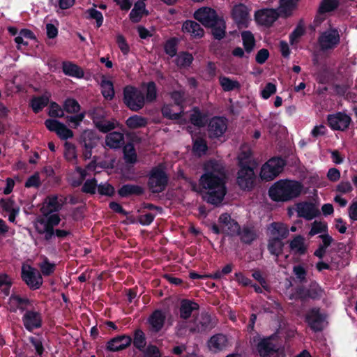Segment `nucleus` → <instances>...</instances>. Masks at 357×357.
<instances>
[{
	"label": "nucleus",
	"mask_w": 357,
	"mask_h": 357,
	"mask_svg": "<svg viewBox=\"0 0 357 357\" xmlns=\"http://www.w3.org/2000/svg\"><path fill=\"white\" fill-rule=\"evenodd\" d=\"M142 192V188L137 185H123L119 191V193L122 197H126L130 195H139Z\"/></svg>",
	"instance_id": "nucleus-50"
},
{
	"label": "nucleus",
	"mask_w": 357,
	"mask_h": 357,
	"mask_svg": "<svg viewBox=\"0 0 357 357\" xmlns=\"http://www.w3.org/2000/svg\"><path fill=\"white\" fill-rule=\"evenodd\" d=\"M305 33V27L301 23H298L294 31L289 35V42L291 45L297 43L298 39Z\"/></svg>",
	"instance_id": "nucleus-53"
},
{
	"label": "nucleus",
	"mask_w": 357,
	"mask_h": 357,
	"mask_svg": "<svg viewBox=\"0 0 357 357\" xmlns=\"http://www.w3.org/2000/svg\"><path fill=\"white\" fill-rule=\"evenodd\" d=\"M22 321L26 329L32 331L41 326L42 319L38 312L29 310L23 315Z\"/></svg>",
	"instance_id": "nucleus-23"
},
{
	"label": "nucleus",
	"mask_w": 357,
	"mask_h": 357,
	"mask_svg": "<svg viewBox=\"0 0 357 357\" xmlns=\"http://www.w3.org/2000/svg\"><path fill=\"white\" fill-rule=\"evenodd\" d=\"M293 273L301 284L307 282V271L302 265H296L293 267Z\"/></svg>",
	"instance_id": "nucleus-52"
},
{
	"label": "nucleus",
	"mask_w": 357,
	"mask_h": 357,
	"mask_svg": "<svg viewBox=\"0 0 357 357\" xmlns=\"http://www.w3.org/2000/svg\"><path fill=\"white\" fill-rule=\"evenodd\" d=\"M132 343V338L127 335L116 336L109 340L106 349L112 352L119 351L128 348Z\"/></svg>",
	"instance_id": "nucleus-20"
},
{
	"label": "nucleus",
	"mask_w": 357,
	"mask_h": 357,
	"mask_svg": "<svg viewBox=\"0 0 357 357\" xmlns=\"http://www.w3.org/2000/svg\"><path fill=\"white\" fill-rule=\"evenodd\" d=\"M123 101L126 106L132 111H139L145 105L144 93L139 89L128 86L123 91Z\"/></svg>",
	"instance_id": "nucleus-5"
},
{
	"label": "nucleus",
	"mask_w": 357,
	"mask_h": 357,
	"mask_svg": "<svg viewBox=\"0 0 357 357\" xmlns=\"http://www.w3.org/2000/svg\"><path fill=\"white\" fill-rule=\"evenodd\" d=\"M276 92V86L275 84L268 82L267 83L264 88L262 89L261 92V97L264 99L269 98L273 94Z\"/></svg>",
	"instance_id": "nucleus-62"
},
{
	"label": "nucleus",
	"mask_w": 357,
	"mask_h": 357,
	"mask_svg": "<svg viewBox=\"0 0 357 357\" xmlns=\"http://www.w3.org/2000/svg\"><path fill=\"white\" fill-rule=\"evenodd\" d=\"M252 340L256 343L255 349L259 357H271L278 351L277 345L273 342V335L263 337L258 335L254 337Z\"/></svg>",
	"instance_id": "nucleus-9"
},
{
	"label": "nucleus",
	"mask_w": 357,
	"mask_h": 357,
	"mask_svg": "<svg viewBox=\"0 0 357 357\" xmlns=\"http://www.w3.org/2000/svg\"><path fill=\"white\" fill-rule=\"evenodd\" d=\"M195 20L206 28H211V33L213 38L220 40L226 35V22L222 16L208 7H203L197 10L194 13Z\"/></svg>",
	"instance_id": "nucleus-2"
},
{
	"label": "nucleus",
	"mask_w": 357,
	"mask_h": 357,
	"mask_svg": "<svg viewBox=\"0 0 357 357\" xmlns=\"http://www.w3.org/2000/svg\"><path fill=\"white\" fill-rule=\"evenodd\" d=\"M326 314L321 313L320 308L312 307L305 315V322L314 332H321L324 328Z\"/></svg>",
	"instance_id": "nucleus-11"
},
{
	"label": "nucleus",
	"mask_w": 357,
	"mask_h": 357,
	"mask_svg": "<svg viewBox=\"0 0 357 357\" xmlns=\"http://www.w3.org/2000/svg\"><path fill=\"white\" fill-rule=\"evenodd\" d=\"M164 320L163 314L160 311L156 310L149 317V322L154 331H158L162 327Z\"/></svg>",
	"instance_id": "nucleus-38"
},
{
	"label": "nucleus",
	"mask_w": 357,
	"mask_h": 357,
	"mask_svg": "<svg viewBox=\"0 0 357 357\" xmlns=\"http://www.w3.org/2000/svg\"><path fill=\"white\" fill-rule=\"evenodd\" d=\"M64 155L68 161L75 160L77 158L75 146L69 142H66Z\"/></svg>",
	"instance_id": "nucleus-60"
},
{
	"label": "nucleus",
	"mask_w": 357,
	"mask_h": 357,
	"mask_svg": "<svg viewBox=\"0 0 357 357\" xmlns=\"http://www.w3.org/2000/svg\"><path fill=\"white\" fill-rule=\"evenodd\" d=\"M317 43L323 52L333 50L340 43V35L336 28H329L321 32Z\"/></svg>",
	"instance_id": "nucleus-8"
},
{
	"label": "nucleus",
	"mask_w": 357,
	"mask_h": 357,
	"mask_svg": "<svg viewBox=\"0 0 357 357\" xmlns=\"http://www.w3.org/2000/svg\"><path fill=\"white\" fill-rule=\"evenodd\" d=\"M207 344L210 351L217 353L223 351L227 347L228 339L225 335L217 333L210 337Z\"/></svg>",
	"instance_id": "nucleus-24"
},
{
	"label": "nucleus",
	"mask_w": 357,
	"mask_h": 357,
	"mask_svg": "<svg viewBox=\"0 0 357 357\" xmlns=\"http://www.w3.org/2000/svg\"><path fill=\"white\" fill-rule=\"evenodd\" d=\"M297 214L300 218H303L307 220H311L317 217L320 212L315 205L309 202H303L297 204Z\"/></svg>",
	"instance_id": "nucleus-21"
},
{
	"label": "nucleus",
	"mask_w": 357,
	"mask_h": 357,
	"mask_svg": "<svg viewBox=\"0 0 357 357\" xmlns=\"http://www.w3.org/2000/svg\"><path fill=\"white\" fill-rule=\"evenodd\" d=\"M284 244L280 238H272L269 240L268 250L273 255L278 257L282 252Z\"/></svg>",
	"instance_id": "nucleus-40"
},
{
	"label": "nucleus",
	"mask_w": 357,
	"mask_h": 357,
	"mask_svg": "<svg viewBox=\"0 0 357 357\" xmlns=\"http://www.w3.org/2000/svg\"><path fill=\"white\" fill-rule=\"evenodd\" d=\"M218 69L215 63L213 61H208L206 66L203 71V78L206 81H211L217 75Z\"/></svg>",
	"instance_id": "nucleus-43"
},
{
	"label": "nucleus",
	"mask_w": 357,
	"mask_h": 357,
	"mask_svg": "<svg viewBox=\"0 0 357 357\" xmlns=\"http://www.w3.org/2000/svg\"><path fill=\"white\" fill-rule=\"evenodd\" d=\"M339 6V0H322L318 8L314 22L319 23L323 22L325 20V17L321 16L335 10Z\"/></svg>",
	"instance_id": "nucleus-22"
},
{
	"label": "nucleus",
	"mask_w": 357,
	"mask_h": 357,
	"mask_svg": "<svg viewBox=\"0 0 357 357\" xmlns=\"http://www.w3.org/2000/svg\"><path fill=\"white\" fill-rule=\"evenodd\" d=\"M240 241L247 245H250L257 238V234L254 227L249 225H243L238 234Z\"/></svg>",
	"instance_id": "nucleus-26"
},
{
	"label": "nucleus",
	"mask_w": 357,
	"mask_h": 357,
	"mask_svg": "<svg viewBox=\"0 0 357 357\" xmlns=\"http://www.w3.org/2000/svg\"><path fill=\"white\" fill-rule=\"evenodd\" d=\"M81 137L84 142V147H93L98 140V137L94 132L89 130H84Z\"/></svg>",
	"instance_id": "nucleus-46"
},
{
	"label": "nucleus",
	"mask_w": 357,
	"mask_h": 357,
	"mask_svg": "<svg viewBox=\"0 0 357 357\" xmlns=\"http://www.w3.org/2000/svg\"><path fill=\"white\" fill-rule=\"evenodd\" d=\"M328 231V225L324 222L315 220L312 222L311 229L308 233L310 237Z\"/></svg>",
	"instance_id": "nucleus-48"
},
{
	"label": "nucleus",
	"mask_w": 357,
	"mask_h": 357,
	"mask_svg": "<svg viewBox=\"0 0 357 357\" xmlns=\"http://www.w3.org/2000/svg\"><path fill=\"white\" fill-rule=\"evenodd\" d=\"M231 15L238 27L241 26H247L249 10L245 5L241 3L234 5L231 9Z\"/></svg>",
	"instance_id": "nucleus-19"
},
{
	"label": "nucleus",
	"mask_w": 357,
	"mask_h": 357,
	"mask_svg": "<svg viewBox=\"0 0 357 357\" xmlns=\"http://www.w3.org/2000/svg\"><path fill=\"white\" fill-rule=\"evenodd\" d=\"M167 183V177L161 167L152 170L149 179V186L153 192H162Z\"/></svg>",
	"instance_id": "nucleus-12"
},
{
	"label": "nucleus",
	"mask_w": 357,
	"mask_h": 357,
	"mask_svg": "<svg viewBox=\"0 0 357 357\" xmlns=\"http://www.w3.org/2000/svg\"><path fill=\"white\" fill-rule=\"evenodd\" d=\"M193 151L198 153H205L208 150V146L204 139L197 138L193 143Z\"/></svg>",
	"instance_id": "nucleus-58"
},
{
	"label": "nucleus",
	"mask_w": 357,
	"mask_h": 357,
	"mask_svg": "<svg viewBox=\"0 0 357 357\" xmlns=\"http://www.w3.org/2000/svg\"><path fill=\"white\" fill-rule=\"evenodd\" d=\"M64 110L70 114H75L79 111L80 106L74 99H68L63 105Z\"/></svg>",
	"instance_id": "nucleus-57"
},
{
	"label": "nucleus",
	"mask_w": 357,
	"mask_h": 357,
	"mask_svg": "<svg viewBox=\"0 0 357 357\" xmlns=\"http://www.w3.org/2000/svg\"><path fill=\"white\" fill-rule=\"evenodd\" d=\"M219 82L224 91H231L241 87L240 83L226 76H220Z\"/></svg>",
	"instance_id": "nucleus-39"
},
{
	"label": "nucleus",
	"mask_w": 357,
	"mask_h": 357,
	"mask_svg": "<svg viewBox=\"0 0 357 357\" xmlns=\"http://www.w3.org/2000/svg\"><path fill=\"white\" fill-rule=\"evenodd\" d=\"M62 70L65 75L76 78H82L84 71L75 63L70 61H64L62 63Z\"/></svg>",
	"instance_id": "nucleus-31"
},
{
	"label": "nucleus",
	"mask_w": 357,
	"mask_h": 357,
	"mask_svg": "<svg viewBox=\"0 0 357 357\" xmlns=\"http://www.w3.org/2000/svg\"><path fill=\"white\" fill-rule=\"evenodd\" d=\"M271 226L272 228V234L278 235L274 238H280V240L282 241L289 236V230L286 225L282 222H274L271 225Z\"/></svg>",
	"instance_id": "nucleus-37"
},
{
	"label": "nucleus",
	"mask_w": 357,
	"mask_h": 357,
	"mask_svg": "<svg viewBox=\"0 0 357 357\" xmlns=\"http://www.w3.org/2000/svg\"><path fill=\"white\" fill-rule=\"evenodd\" d=\"M22 277L31 289H39L43 284V278L40 273L30 266H23Z\"/></svg>",
	"instance_id": "nucleus-14"
},
{
	"label": "nucleus",
	"mask_w": 357,
	"mask_h": 357,
	"mask_svg": "<svg viewBox=\"0 0 357 357\" xmlns=\"http://www.w3.org/2000/svg\"><path fill=\"white\" fill-rule=\"evenodd\" d=\"M178 40L176 38H172L167 40L165 44V51L167 54L170 56H174L177 52Z\"/></svg>",
	"instance_id": "nucleus-55"
},
{
	"label": "nucleus",
	"mask_w": 357,
	"mask_h": 357,
	"mask_svg": "<svg viewBox=\"0 0 357 357\" xmlns=\"http://www.w3.org/2000/svg\"><path fill=\"white\" fill-rule=\"evenodd\" d=\"M280 15L277 10L264 8L255 12V19L257 24L270 27L278 19Z\"/></svg>",
	"instance_id": "nucleus-16"
},
{
	"label": "nucleus",
	"mask_w": 357,
	"mask_h": 357,
	"mask_svg": "<svg viewBox=\"0 0 357 357\" xmlns=\"http://www.w3.org/2000/svg\"><path fill=\"white\" fill-rule=\"evenodd\" d=\"M306 291L307 287L305 286L303 284L298 285L294 288V292L290 295L289 298L305 301L307 300Z\"/></svg>",
	"instance_id": "nucleus-45"
},
{
	"label": "nucleus",
	"mask_w": 357,
	"mask_h": 357,
	"mask_svg": "<svg viewBox=\"0 0 357 357\" xmlns=\"http://www.w3.org/2000/svg\"><path fill=\"white\" fill-rule=\"evenodd\" d=\"M143 351L144 355L146 357H160V353L159 349L153 345H149L146 348H144Z\"/></svg>",
	"instance_id": "nucleus-64"
},
{
	"label": "nucleus",
	"mask_w": 357,
	"mask_h": 357,
	"mask_svg": "<svg viewBox=\"0 0 357 357\" xmlns=\"http://www.w3.org/2000/svg\"><path fill=\"white\" fill-rule=\"evenodd\" d=\"M144 1L145 0H138V1L135 3L134 8L130 13V19L132 22L137 23L139 22L144 15H148V12L145 9Z\"/></svg>",
	"instance_id": "nucleus-30"
},
{
	"label": "nucleus",
	"mask_w": 357,
	"mask_h": 357,
	"mask_svg": "<svg viewBox=\"0 0 357 357\" xmlns=\"http://www.w3.org/2000/svg\"><path fill=\"white\" fill-rule=\"evenodd\" d=\"M0 206L4 211L8 213L13 212L16 208H20L13 201L9 199H1L0 200Z\"/></svg>",
	"instance_id": "nucleus-61"
},
{
	"label": "nucleus",
	"mask_w": 357,
	"mask_h": 357,
	"mask_svg": "<svg viewBox=\"0 0 357 357\" xmlns=\"http://www.w3.org/2000/svg\"><path fill=\"white\" fill-rule=\"evenodd\" d=\"M50 96L45 94L43 96L36 97L31 100V107L37 113L45 107L49 102Z\"/></svg>",
	"instance_id": "nucleus-44"
},
{
	"label": "nucleus",
	"mask_w": 357,
	"mask_h": 357,
	"mask_svg": "<svg viewBox=\"0 0 357 357\" xmlns=\"http://www.w3.org/2000/svg\"><path fill=\"white\" fill-rule=\"evenodd\" d=\"M60 222L59 215L56 213L49 215L44 214V217L39 218L35 223L36 230L40 233L47 232L50 236L52 234V228Z\"/></svg>",
	"instance_id": "nucleus-13"
},
{
	"label": "nucleus",
	"mask_w": 357,
	"mask_h": 357,
	"mask_svg": "<svg viewBox=\"0 0 357 357\" xmlns=\"http://www.w3.org/2000/svg\"><path fill=\"white\" fill-rule=\"evenodd\" d=\"M204 172L199 180L202 199L218 206L222 204L227 192L225 167L218 160L211 159L204 163Z\"/></svg>",
	"instance_id": "nucleus-1"
},
{
	"label": "nucleus",
	"mask_w": 357,
	"mask_h": 357,
	"mask_svg": "<svg viewBox=\"0 0 357 357\" xmlns=\"http://www.w3.org/2000/svg\"><path fill=\"white\" fill-rule=\"evenodd\" d=\"M353 190V187L351 183L348 181H341L339 184L337 185L335 188V191L338 192L341 194H347L351 192Z\"/></svg>",
	"instance_id": "nucleus-63"
},
{
	"label": "nucleus",
	"mask_w": 357,
	"mask_h": 357,
	"mask_svg": "<svg viewBox=\"0 0 357 357\" xmlns=\"http://www.w3.org/2000/svg\"><path fill=\"white\" fill-rule=\"evenodd\" d=\"M134 346L140 351H142L146 346V338L144 333L139 329L136 330L133 338Z\"/></svg>",
	"instance_id": "nucleus-49"
},
{
	"label": "nucleus",
	"mask_w": 357,
	"mask_h": 357,
	"mask_svg": "<svg viewBox=\"0 0 357 357\" xmlns=\"http://www.w3.org/2000/svg\"><path fill=\"white\" fill-rule=\"evenodd\" d=\"M303 185L297 181L280 179L275 182L268 189L270 199L276 202H287L299 197Z\"/></svg>",
	"instance_id": "nucleus-3"
},
{
	"label": "nucleus",
	"mask_w": 357,
	"mask_h": 357,
	"mask_svg": "<svg viewBox=\"0 0 357 357\" xmlns=\"http://www.w3.org/2000/svg\"><path fill=\"white\" fill-rule=\"evenodd\" d=\"M124 158L128 163H135L137 161V154L131 144H128L123 149Z\"/></svg>",
	"instance_id": "nucleus-51"
},
{
	"label": "nucleus",
	"mask_w": 357,
	"mask_h": 357,
	"mask_svg": "<svg viewBox=\"0 0 357 357\" xmlns=\"http://www.w3.org/2000/svg\"><path fill=\"white\" fill-rule=\"evenodd\" d=\"M256 175L253 167L240 162V168L237 173L236 183L243 190L250 191L255 186Z\"/></svg>",
	"instance_id": "nucleus-7"
},
{
	"label": "nucleus",
	"mask_w": 357,
	"mask_h": 357,
	"mask_svg": "<svg viewBox=\"0 0 357 357\" xmlns=\"http://www.w3.org/2000/svg\"><path fill=\"white\" fill-rule=\"evenodd\" d=\"M289 248L295 255H304L307 250V246L305 245V238L301 235H296L289 243Z\"/></svg>",
	"instance_id": "nucleus-28"
},
{
	"label": "nucleus",
	"mask_w": 357,
	"mask_h": 357,
	"mask_svg": "<svg viewBox=\"0 0 357 357\" xmlns=\"http://www.w3.org/2000/svg\"><path fill=\"white\" fill-rule=\"evenodd\" d=\"M102 93L103 96L109 100L113 98L114 96V90L113 84L111 81L103 79L101 82Z\"/></svg>",
	"instance_id": "nucleus-47"
},
{
	"label": "nucleus",
	"mask_w": 357,
	"mask_h": 357,
	"mask_svg": "<svg viewBox=\"0 0 357 357\" xmlns=\"http://www.w3.org/2000/svg\"><path fill=\"white\" fill-rule=\"evenodd\" d=\"M182 31L188 33L195 38H201L204 35V31L201 25L193 20H186L182 26Z\"/></svg>",
	"instance_id": "nucleus-25"
},
{
	"label": "nucleus",
	"mask_w": 357,
	"mask_h": 357,
	"mask_svg": "<svg viewBox=\"0 0 357 357\" xmlns=\"http://www.w3.org/2000/svg\"><path fill=\"white\" fill-rule=\"evenodd\" d=\"M178 93L174 92L171 94V98L174 100L175 105H165L162 109V114L169 119H177L178 117V114L176 112L174 107H176L178 102Z\"/></svg>",
	"instance_id": "nucleus-35"
},
{
	"label": "nucleus",
	"mask_w": 357,
	"mask_h": 357,
	"mask_svg": "<svg viewBox=\"0 0 357 357\" xmlns=\"http://www.w3.org/2000/svg\"><path fill=\"white\" fill-rule=\"evenodd\" d=\"M45 125L49 130L56 132L61 139H67L73 137V131L57 120L47 119Z\"/></svg>",
	"instance_id": "nucleus-18"
},
{
	"label": "nucleus",
	"mask_w": 357,
	"mask_h": 357,
	"mask_svg": "<svg viewBox=\"0 0 357 357\" xmlns=\"http://www.w3.org/2000/svg\"><path fill=\"white\" fill-rule=\"evenodd\" d=\"M126 125L130 129H137L146 126L147 120L141 116L133 115L126 120Z\"/></svg>",
	"instance_id": "nucleus-41"
},
{
	"label": "nucleus",
	"mask_w": 357,
	"mask_h": 357,
	"mask_svg": "<svg viewBox=\"0 0 357 357\" xmlns=\"http://www.w3.org/2000/svg\"><path fill=\"white\" fill-rule=\"evenodd\" d=\"M190 121L195 126L204 128L208 122V115L206 113L202 112L199 107H195L190 116Z\"/></svg>",
	"instance_id": "nucleus-27"
},
{
	"label": "nucleus",
	"mask_w": 357,
	"mask_h": 357,
	"mask_svg": "<svg viewBox=\"0 0 357 357\" xmlns=\"http://www.w3.org/2000/svg\"><path fill=\"white\" fill-rule=\"evenodd\" d=\"M327 122L332 130L344 131L349 128L351 119L345 113L337 112L335 114H329Z\"/></svg>",
	"instance_id": "nucleus-15"
},
{
	"label": "nucleus",
	"mask_w": 357,
	"mask_h": 357,
	"mask_svg": "<svg viewBox=\"0 0 357 357\" xmlns=\"http://www.w3.org/2000/svg\"><path fill=\"white\" fill-rule=\"evenodd\" d=\"M306 292L307 300H319L323 296L324 290L317 281L312 280L307 287Z\"/></svg>",
	"instance_id": "nucleus-32"
},
{
	"label": "nucleus",
	"mask_w": 357,
	"mask_h": 357,
	"mask_svg": "<svg viewBox=\"0 0 357 357\" xmlns=\"http://www.w3.org/2000/svg\"><path fill=\"white\" fill-rule=\"evenodd\" d=\"M241 38L246 54H250L256 46V40L253 33L250 31H243L241 32Z\"/></svg>",
	"instance_id": "nucleus-34"
},
{
	"label": "nucleus",
	"mask_w": 357,
	"mask_h": 357,
	"mask_svg": "<svg viewBox=\"0 0 357 357\" xmlns=\"http://www.w3.org/2000/svg\"><path fill=\"white\" fill-rule=\"evenodd\" d=\"M157 89L154 82H149L146 86L145 102H152L156 100Z\"/></svg>",
	"instance_id": "nucleus-56"
},
{
	"label": "nucleus",
	"mask_w": 357,
	"mask_h": 357,
	"mask_svg": "<svg viewBox=\"0 0 357 357\" xmlns=\"http://www.w3.org/2000/svg\"><path fill=\"white\" fill-rule=\"evenodd\" d=\"M227 129V119L223 116H213L207 123L208 135L211 139H220Z\"/></svg>",
	"instance_id": "nucleus-10"
},
{
	"label": "nucleus",
	"mask_w": 357,
	"mask_h": 357,
	"mask_svg": "<svg viewBox=\"0 0 357 357\" xmlns=\"http://www.w3.org/2000/svg\"><path fill=\"white\" fill-rule=\"evenodd\" d=\"M62 206V200L56 196H51L47 198L41 208L43 214L50 213L59 211Z\"/></svg>",
	"instance_id": "nucleus-29"
},
{
	"label": "nucleus",
	"mask_w": 357,
	"mask_h": 357,
	"mask_svg": "<svg viewBox=\"0 0 357 357\" xmlns=\"http://www.w3.org/2000/svg\"><path fill=\"white\" fill-rule=\"evenodd\" d=\"M124 142L123 135L119 132H112L107 135L105 138V143L111 149L120 148Z\"/></svg>",
	"instance_id": "nucleus-33"
},
{
	"label": "nucleus",
	"mask_w": 357,
	"mask_h": 357,
	"mask_svg": "<svg viewBox=\"0 0 357 357\" xmlns=\"http://www.w3.org/2000/svg\"><path fill=\"white\" fill-rule=\"evenodd\" d=\"M199 310V305L194 299L180 297V319H188L195 317Z\"/></svg>",
	"instance_id": "nucleus-17"
},
{
	"label": "nucleus",
	"mask_w": 357,
	"mask_h": 357,
	"mask_svg": "<svg viewBox=\"0 0 357 357\" xmlns=\"http://www.w3.org/2000/svg\"><path fill=\"white\" fill-rule=\"evenodd\" d=\"M190 324L189 331L190 333H203L215 328L217 322L211 314L202 312L199 316L195 317Z\"/></svg>",
	"instance_id": "nucleus-6"
},
{
	"label": "nucleus",
	"mask_w": 357,
	"mask_h": 357,
	"mask_svg": "<svg viewBox=\"0 0 357 357\" xmlns=\"http://www.w3.org/2000/svg\"><path fill=\"white\" fill-rule=\"evenodd\" d=\"M96 127L102 132H108L116 127V121H109L106 120H94Z\"/></svg>",
	"instance_id": "nucleus-54"
},
{
	"label": "nucleus",
	"mask_w": 357,
	"mask_h": 357,
	"mask_svg": "<svg viewBox=\"0 0 357 357\" xmlns=\"http://www.w3.org/2000/svg\"><path fill=\"white\" fill-rule=\"evenodd\" d=\"M298 0H280L278 8L279 15L284 17L291 15L292 10L296 8Z\"/></svg>",
	"instance_id": "nucleus-36"
},
{
	"label": "nucleus",
	"mask_w": 357,
	"mask_h": 357,
	"mask_svg": "<svg viewBox=\"0 0 357 357\" xmlns=\"http://www.w3.org/2000/svg\"><path fill=\"white\" fill-rule=\"evenodd\" d=\"M39 267L43 275H49L54 271L55 264L54 263H50L47 259H45L39 264Z\"/></svg>",
	"instance_id": "nucleus-59"
},
{
	"label": "nucleus",
	"mask_w": 357,
	"mask_h": 357,
	"mask_svg": "<svg viewBox=\"0 0 357 357\" xmlns=\"http://www.w3.org/2000/svg\"><path fill=\"white\" fill-rule=\"evenodd\" d=\"M286 161L281 157H273L264 163L260 171L261 180L270 181L276 178L284 169Z\"/></svg>",
	"instance_id": "nucleus-4"
},
{
	"label": "nucleus",
	"mask_w": 357,
	"mask_h": 357,
	"mask_svg": "<svg viewBox=\"0 0 357 357\" xmlns=\"http://www.w3.org/2000/svg\"><path fill=\"white\" fill-rule=\"evenodd\" d=\"M9 304L13 311H15L17 309L24 310L29 304V300L15 295L10 298Z\"/></svg>",
	"instance_id": "nucleus-42"
}]
</instances>
